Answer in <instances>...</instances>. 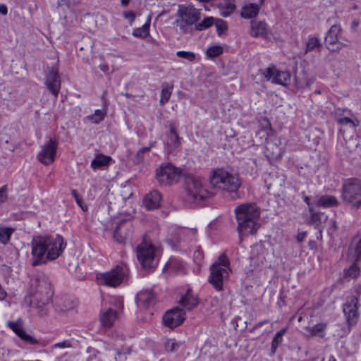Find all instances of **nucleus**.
<instances>
[{
  "label": "nucleus",
  "mask_w": 361,
  "mask_h": 361,
  "mask_svg": "<svg viewBox=\"0 0 361 361\" xmlns=\"http://www.w3.org/2000/svg\"><path fill=\"white\" fill-rule=\"evenodd\" d=\"M30 245L31 264L36 267L57 259L66 248V242L59 234L40 235L33 237Z\"/></svg>",
  "instance_id": "1"
},
{
  "label": "nucleus",
  "mask_w": 361,
  "mask_h": 361,
  "mask_svg": "<svg viewBox=\"0 0 361 361\" xmlns=\"http://www.w3.org/2000/svg\"><path fill=\"white\" fill-rule=\"evenodd\" d=\"M235 214L240 236L252 235L257 232L259 212L255 204H240L235 208Z\"/></svg>",
  "instance_id": "2"
},
{
  "label": "nucleus",
  "mask_w": 361,
  "mask_h": 361,
  "mask_svg": "<svg viewBox=\"0 0 361 361\" xmlns=\"http://www.w3.org/2000/svg\"><path fill=\"white\" fill-rule=\"evenodd\" d=\"M211 185L228 193H236L240 186L238 176L224 168L213 169L209 177Z\"/></svg>",
  "instance_id": "3"
},
{
  "label": "nucleus",
  "mask_w": 361,
  "mask_h": 361,
  "mask_svg": "<svg viewBox=\"0 0 361 361\" xmlns=\"http://www.w3.org/2000/svg\"><path fill=\"white\" fill-rule=\"evenodd\" d=\"M209 283L216 291L224 290V284L232 272L230 261L226 254L222 253L209 267Z\"/></svg>",
  "instance_id": "4"
},
{
  "label": "nucleus",
  "mask_w": 361,
  "mask_h": 361,
  "mask_svg": "<svg viewBox=\"0 0 361 361\" xmlns=\"http://www.w3.org/2000/svg\"><path fill=\"white\" fill-rule=\"evenodd\" d=\"M176 16L175 25L180 33L185 35L193 32L192 25L200 19L201 13L193 6L179 5Z\"/></svg>",
  "instance_id": "5"
},
{
  "label": "nucleus",
  "mask_w": 361,
  "mask_h": 361,
  "mask_svg": "<svg viewBox=\"0 0 361 361\" xmlns=\"http://www.w3.org/2000/svg\"><path fill=\"white\" fill-rule=\"evenodd\" d=\"M186 192L188 200L197 204L214 195V192L209 188L206 180L195 177L188 179Z\"/></svg>",
  "instance_id": "6"
},
{
  "label": "nucleus",
  "mask_w": 361,
  "mask_h": 361,
  "mask_svg": "<svg viewBox=\"0 0 361 361\" xmlns=\"http://www.w3.org/2000/svg\"><path fill=\"white\" fill-rule=\"evenodd\" d=\"M31 286L34 288L31 303L42 307L48 303L53 295L51 283L47 278H37L32 280Z\"/></svg>",
  "instance_id": "7"
},
{
  "label": "nucleus",
  "mask_w": 361,
  "mask_h": 361,
  "mask_svg": "<svg viewBox=\"0 0 361 361\" xmlns=\"http://www.w3.org/2000/svg\"><path fill=\"white\" fill-rule=\"evenodd\" d=\"M128 274V267L126 264H121L109 271L97 274L96 280L100 285L116 287L127 278Z\"/></svg>",
  "instance_id": "8"
},
{
  "label": "nucleus",
  "mask_w": 361,
  "mask_h": 361,
  "mask_svg": "<svg viewBox=\"0 0 361 361\" xmlns=\"http://www.w3.org/2000/svg\"><path fill=\"white\" fill-rule=\"evenodd\" d=\"M342 200L357 209L361 207V181L357 178H348L342 188Z\"/></svg>",
  "instance_id": "9"
},
{
  "label": "nucleus",
  "mask_w": 361,
  "mask_h": 361,
  "mask_svg": "<svg viewBox=\"0 0 361 361\" xmlns=\"http://www.w3.org/2000/svg\"><path fill=\"white\" fill-rule=\"evenodd\" d=\"M159 249L144 239L137 247V257L144 269L155 267L158 264Z\"/></svg>",
  "instance_id": "10"
},
{
  "label": "nucleus",
  "mask_w": 361,
  "mask_h": 361,
  "mask_svg": "<svg viewBox=\"0 0 361 361\" xmlns=\"http://www.w3.org/2000/svg\"><path fill=\"white\" fill-rule=\"evenodd\" d=\"M341 32L342 28L340 25H334L331 26L329 30L326 32L324 37V42L326 49L331 51H338L343 47L350 46L351 43L349 40H339V39H341Z\"/></svg>",
  "instance_id": "11"
},
{
  "label": "nucleus",
  "mask_w": 361,
  "mask_h": 361,
  "mask_svg": "<svg viewBox=\"0 0 361 361\" xmlns=\"http://www.w3.org/2000/svg\"><path fill=\"white\" fill-rule=\"evenodd\" d=\"M111 307H104L99 314V320L103 326L111 327L118 319L120 310L123 308V301L120 298H113L110 301Z\"/></svg>",
  "instance_id": "12"
},
{
  "label": "nucleus",
  "mask_w": 361,
  "mask_h": 361,
  "mask_svg": "<svg viewBox=\"0 0 361 361\" xmlns=\"http://www.w3.org/2000/svg\"><path fill=\"white\" fill-rule=\"evenodd\" d=\"M259 73L267 81L286 87L290 84L291 74L289 71H280L276 66L271 65L265 69L260 70Z\"/></svg>",
  "instance_id": "13"
},
{
  "label": "nucleus",
  "mask_w": 361,
  "mask_h": 361,
  "mask_svg": "<svg viewBox=\"0 0 361 361\" xmlns=\"http://www.w3.org/2000/svg\"><path fill=\"white\" fill-rule=\"evenodd\" d=\"M180 173V169L176 168L171 164H168L157 170L156 177L160 185H168L175 183Z\"/></svg>",
  "instance_id": "14"
},
{
  "label": "nucleus",
  "mask_w": 361,
  "mask_h": 361,
  "mask_svg": "<svg viewBox=\"0 0 361 361\" xmlns=\"http://www.w3.org/2000/svg\"><path fill=\"white\" fill-rule=\"evenodd\" d=\"M58 144L56 138H50L48 142L42 146L41 150L37 154V159L44 165H49L54 162Z\"/></svg>",
  "instance_id": "15"
},
{
  "label": "nucleus",
  "mask_w": 361,
  "mask_h": 361,
  "mask_svg": "<svg viewBox=\"0 0 361 361\" xmlns=\"http://www.w3.org/2000/svg\"><path fill=\"white\" fill-rule=\"evenodd\" d=\"M185 311L180 307H174L171 310H168L163 316L164 324L170 328L174 329L180 325L184 320Z\"/></svg>",
  "instance_id": "16"
},
{
  "label": "nucleus",
  "mask_w": 361,
  "mask_h": 361,
  "mask_svg": "<svg viewBox=\"0 0 361 361\" xmlns=\"http://www.w3.org/2000/svg\"><path fill=\"white\" fill-rule=\"evenodd\" d=\"M9 327L24 343L30 345H36L39 342L32 334L27 333L23 329V320L19 318L16 321L7 322Z\"/></svg>",
  "instance_id": "17"
},
{
  "label": "nucleus",
  "mask_w": 361,
  "mask_h": 361,
  "mask_svg": "<svg viewBox=\"0 0 361 361\" xmlns=\"http://www.w3.org/2000/svg\"><path fill=\"white\" fill-rule=\"evenodd\" d=\"M328 216L324 212L316 211L310 207L306 216V223L312 225L317 230L324 229L328 226Z\"/></svg>",
  "instance_id": "18"
},
{
  "label": "nucleus",
  "mask_w": 361,
  "mask_h": 361,
  "mask_svg": "<svg viewBox=\"0 0 361 361\" xmlns=\"http://www.w3.org/2000/svg\"><path fill=\"white\" fill-rule=\"evenodd\" d=\"M343 313L350 326L355 325L359 319L358 299L352 297L344 305Z\"/></svg>",
  "instance_id": "19"
},
{
  "label": "nucleus",
  "mask_w": 361,
  "mask_h": 361,
  "mask_svg": "<svg viewBox=\"0 0 361 361\" xmlns=\"http://www.w3.org/2000/svg\"><path fill=\"white\" fill-rule=\"evenodd\" d=\"M133 233V224L130 220H122L117 225L114 238L119 243H123Z\"/></svg>",
  "instance_id": "20"
},
{
  "label": "nucleus",
  "mask_w": 361,
  "mask_h": 361,
  "mask_svg": "<svg viewBox=\"0 0 361 361\" xmlns=\"http://www.w3.org/2000/svg\"><path fill=\"white\" fill-rule=\"evenodd\" d=\"M45 85L49 92L57 97L61 89V78L58 71L51 68L46 75Z\"/></svg>",
  "instance_id": "21"
},
{
  "label": "nucleus",
  "mask_w": 361,
  "mask_h": 361,
  "mask_svg": "<svg viewBox=\"0 0 361 361\" xmlns=\"http://www.w3.org/2000/svg\"><path fill=\"white\" fill-rule=\"evenodd\" d=\"M157 299L151 290L140 291L136 296V302L138 306L149 308L156 303Z\"/></svg>",
  "instance_id": "22"
},
{
  "label": "nucleus",
  "mask_w": 361,
  "mask_h": 361,
  "mask_svg": "<svg viewBox=\"0 0 361 361\" xmlns=\"http://www.w3.org/2000/svg\"><path fill=\"white\" fill-rule=\"evenodd\" d=\"M161 195L157 190L147 193L143 199L142 204L147 210H153L160 207Z\"/></svg>",
  "instance_id": "23"
},
{
  "label": "nucleus",
  "mask_w": 361,
  "mask_h": 361,
  "mask_svg": "<svg viewBox=\"0 0 361 361\" xmlns=\"http://www.w3.org/2000/svg\"><path fill=\"white\" fill-rule=\"evenodd\" d=\"M269 32V26L264 21L251 23L250 35L254 37H265Z\"/></svg>",
  "instance_id": "24"
},
{
  "label": "nucleus",
  "mask_w": 361,
  "mask_h": 361,
  "mask_svg": "<svg viewBox=\"0 0 361 361\" xmlns=\"http://www.w3.org/2000/svg\"><path fill=\"white\" fill-rule=\"evenodd\" d=\"M164 271H167L170 274H180L184 273L185 268L181 261L171 257L165 264Z\"/></svg>",
  "instance_id": "25"
},
{
  "label": "nucleus",
  "mask_w": 361,
  "mask_h": 361,
  "mask_svg": "<svg viewBox=\"0 0 361 361\" xmlns=\"http://www.w3.org/2000/svg\"><path fill=\"white\" fill-rule=\"evenodd\" d=\"M180 304L188 310H191L198 304L197 297L192 293L190 289H188L180 300Z\"/></svg>",
  "instance_id": "26"
},
{
  "label": "nucleus",
  "mask_w": 361,
  "mask_h": 361,
  "mask_svg": "<svg viewBox=\"0 0 361 361\" xmlns=\"http://www.w3.org/2000/svg\"><path fill=\"white\" fill-rule=\"evenodd\" d=\"M259 6L257 4H248L243 6L240 16L245 19L255 18L259 11Z\"/></svg>",
  "instance_id": "27"
},
{
  "label": "nucleus",
  "mask_w": 361,
  "mask_h": 361,
  "mask_svg": "<svg viewBox=\"0 0 361 361\" xmlns=\"http://www.w3.org/2000/svg\"><path fill=\"white\" fill-rule=\"evenodd\" d=\"M326 328L327 323L319 322L312 327L307 326L305 328V329L310 333V336H316L320 338H324L326 336Z\"/></svg>",
  "instance_id": "28"
},
{
  "label": "nucleus",
  "mask_w": 361,
  "mask_h": 361,
  "mask_svg": "<svg viewBox=\"0 0 361 361\" xmlns=\"http://www.w3.org/2000/svg\"><path fill=\"white\" fill-rule=\"evenodd\" d=\"M221 15L223 17H228L233 13L235 5L234 0H223L218 6Z\"/></svg>",
  "instance_id": "29"
},
{
  "label": "nucleus",
  "mask_w": 361,
  "mask_h": 361,
  "mask_svg": "<svg viewBox=\"0 0 361 361\" xmlns=\"http://www.w3.org/2000/svg\"><path fill=\"white\" fill-rule=\"evenodd\" d=\"M167 144L173 148L180 146V138L178 136L175 127L172 125L170 126L169 132L167 135Z\"/></svg>",
  "instance_id": "30"
},
{
  "label": "nucleus",
  "mask_w": 361,
  "mask_h": 361,
  "mask_svg": "<svg viewBox=\"0 0 361 361\" xmlns=\"http://www.w3.org/2000/svg\"><path fill=\"white\" fill-rule=\"evenodd\" d=\"M106 116V109H97L94 114L85 117V120L90 121L92 124H99L104 120Z\"/></svg>",
  "instance_id": "31"
},
{
  "label": "nucleus",
  "mask_w": 361,
  "mask_h": 361,
  "mask_svg": "<svg viewBox=\"0 0 361 361\" xmlns=\"http://www.w3.org/2000/svg\"><path fill=\"white\" fill-rule=\"evenodd\" d=\"M322 47L321 40L318 37L310 36L307 42H306L305 53L307 54V52L314 50L320 51Z\"/></svg>",
  "instance_id": "32"
},
{
  "label": "nucleus",
  "mask_w": 361,
  "mask_h": 361,
  "mask_svg": "<svg viewBox=\"0 0 361 361\" xmlns=\"http://www.w3.org/2000/svg\"><path fill=\"white\" fill-rule=\"evenodd\" d=\"M173 88V85L169 84H164L162 85V90L161 92V98L159 100V104L161 106L165 105L167 103L171 97L172 90Z\"/></svg>",
  "instance_id": "33"
},
{
  "label": "nucleus",
  "mask_w": 361,
  "mask_h": 361,
  "mask_svg": "<svg viewBox=\"0 0 361 361\" xmlns=\"http://www.w3.org/2000/svg\"><path fill=\"white\" fill-rule=\"evenodd\" d=\"M338 202L334 196L331 195H322L319 197L317 202V205L324 207H330L337 206Z\"/></svg>",
  "instance_id": "34"
},
{
  "label": "nucleus",
  "mask_w": 361,
  "mask_h": 361,
  "mask_svg": "<svg viewBox=\"0 0 361 361\" xmlns=\"http://www.w3.org/2000/svg\"><path fill=\"white\" fill-rule=\"evenodd\" d=\"M110 159L109 157L99 154L91 161V167L94 170L100 169L102 166H106Z\"/></svg>",
  "instance_id": "35"
},
{
  "label": "nucleus",
  "mask_w": 361,
  "mask_h": 361,
  "mask_svg": "<svg viewBox=\"0 0 361 361\" xmlns=\"http://www.w3.org/2000/svg\"><path fill=\"white\" fill-rule=\"evenodd\" d=\"M288 330V327H285L281 329L279 331H278L275 336L274 337L272 341H271V353L274 354L276 351V349L278 346L283 341V336L286 334V332Z\"/></svg>",
  "instance_id": "36"
},
{
  "label": "nucleus",
  "mask_w": 361,
  "mask_h": 361,
  "mask_svg": "<svg viewBox=\"0 0 361 361\" xmlns=\"http://www.w3.org/2000/svg\"><path fill=\"white\" fill-rule=\"evenodd\" d=\"M14 229L10 227H0V243L6 245L11 239Z\"/></svg>",
  "instance_id": "37"
},
{
  "label": "nucleus",
  "mask_w": 361,
  "mask_h": 361,
  "mask_svg": "<svg viewBox=\"0 0 361 361\" xmlns=\"http://www.w3.org/2000/svg\"><path fill=\"white\" fill-rule=\"evenodd\" d=\"M350 253L356 256L355 260H357L361 257V237L360 238H355L349 248Z\"/></svg>",
  "instance_id": "38"
},
{
  "label": "nucleus",
  "mask_w": 361,
  "mask_h": 361,
  "mask_svg": "<svg viewBox=\"0 0 361 361\" xmlns=\"http://www.w3.org/2000/svg\"><path fill=\"white\" fill-rule=\"evenodd\" d=\"M214 23V18L212 17H207L200 23H196L193 30L202 31L211 27Z\"/></svg>",
  "instance_id": "39"
},
{
  "label": "nucleus",
  "mask_w": 361,
  "mask_h": 361,
  "mask_svg": "<svg viewBox=\"0 0 361 361\" xmlns=\"http://www.w3.org/2000/svg\"><path fill=\"white\" fill-rule=\"evenodd\" d=\"M149 25L145 23L141 27L135 28L133 31V35L139 38H145L149 35Z\"/></svg>",
  "instance_id": "40"
},
{
  "label": "nucleus",
  "mask_w": 361,
  "mask_h": 361,
  "mask_svg": "<svg viewBox=\"0 0 361 361\" xmlns=\"http://www.w3.org/2000/svg\"><path fill=\"white\" fill-rule=\"evenodd\" d=\"M360 270L359 267L355 263H353L346 269L345 276L350 279H355L360 275Z\"/></svg>",
  "instance_id": "41"
},
{
  "label": "nucleus",
  "mask_w": 361,
  "mask_h": 361,
  "mask_svg": "<svg viewBox=\"0 0 361 361\" xmlns=\"http://www.w3.org/2000/svg\"><path fill=\"white\" fill-rule=\"evenodd\" d=\"M223 52V49L221 46L216 45L210 47L207 50V56L209 58H214L219 56Z\"/></svg>",
  "instance_id": "42"
},
{
  "label": "nucleus",
  "mask_w": 361,
  "mask_h": 361,
  "mask_svg": "<svg viewBox=\"0 0 361 361\" xmlns=\"http://www.w3.org/2000/svg\"><path fill=\"white\" fill-rule=\"evenodd\" d=\"M179 347V343L173 339H168L164 343V348L167 352H176Z\"/></svg>",
  "instance_id": "43"
},
{
  "label": "nucleus",
  "mask_w": 361,
  "mask_h": 361,
  "mask_svg": "<svg viewBox=\"0 0 361 361\" xmlns=\"http://www.w3.org/2000/svg\"><path fill=\"white\" fill-rule=\"evenodd\" d=\"M337 121L341 125L351 124L353 127H356L359 125V121L357 119L352 120L348 117L338 118Z\"/></svg>",
  "instance_id": "44"
},
{
  "label": "nucleus",
  "mask_w": 361,
  "mask_h": 361,
  "mask_svg": "<svg viewBox=\"0 0 361 361\" xmlns=\"http://www.w3.org/2000/svg\"><path fill=\"white\" fill-rule=\"evenodd\" d=\"M329 235H332L333 233L338 230L336 221L331 219H328V226L326 227Z\"/></svg>",
  "instance_id": "45"
},
{
  "label": "nucleus",
  "mask_w": 361,
  "mask_h": 361,
  "mask_svg": "<svg viewBox=\"0 0 361 361\" xmlns=\"http://www.w3.org/2000/svg\"><path fill=\"white\" fill-rule=\"evenodd\" d=\"M176 55L180 58L186 59L190 61H192L195 59L194 53L190 51H178L176 52Z\"/></svg>",
  "instance_id": "46"
},
{
  "label": "nucleus",
  "mask_w": 361,
  "mask_h": 361,
  "mask_svg": "<svg viewBox=\"0 0 361 361\" xmlns=\"http://www.w3.org/2000/svg\"><path fill=\"white\" fill-rule=\"evenodd\" d=\"M76 203L83 210L87 211L88 209V207L87 205H85L82 202V199L80 197L79 195L78 194L77 191L75 190H73L71 192Z\"/></svg>",
  "instance_id": "47"
},
{
  "label": "nucleus",
  "mask_w": 361,
  "mask_h": 361,
  "mask_svg": "<svg viewBox=\"0 0 361 361\" xmlns=\"http://www.w3.org/2000/svg\"><path fill=\"white\" fill-rule=\"evenodd\" d=\"M8 192V188L7 185H4L0 188V205L7 200Z\"/></svg>",
  "instance_id": "48"
},
{
  "label": "nucleus",
  "mask_w": 361,
  "mask_h": 361,
  "mask_svg": "<svg viewBox=\"0 0 361 361\" xmlns=\"http://www.w3.org/2000/svg\"><path fill=\"white\" fill-rule=\"evenodd\" d=\"M71 343L68 341H63L61 342L56 343L54 345V348H70Z\"/></svg>",
  "instance_id": "49"
},
{
  "label": "nucleus",
  "mask_w": 361,
  "mask_h": 361,
  "mask_svg": "<svg viewBox=\"0 0 361 361\" xmlns=\"http://www.w3.org/2000/svg\"><path fill=\"white\" fill-rule=\"evenodd\" d=\"M123 16L125 18L130 20V21H133L135 19V13L133 11H126L123 13Z\"/></svg>",
  "instance_id": "50"
},
{
  "label": "nucleus",
  "mask_w": 361,
  "mask_h": 361,
  "mask_svg": "<svg viewBox=\"0 0 361 361\" xmlns=\"http://www.w3.org/2000/svg\"><path fill=\"white\" fill-rule=\"evenodd\" d=\"M306 235H307L306 232L298 233L296 236V239H297L298 242H299V243L302 242L305 240V238H306Z\"/></svg>",
  "instance_id": "51"
},
{
  "label": "nucleus",
  "mask_w": 361,
  "mask_h": 361,
  "mask_svg": "<svg viewBox=\"0 0 361 361\" xmlns=\"http://www.w3.org/2000/svg\"><path fill=\"white\" fill-rule=\"evenodd\" d=\"M226 30V26L225 25H216V32L219 35H221Z\"/></svg>",
  "instance_id": "52"
},
{
  "label": "nucleus",
  "mask_w": 361,
  "mask_h": 361,
  "mask_svg": "<svg viewBox=\"0 0 361 361\" xmlns=\"http://www.w3.org/2000/svg\"><path fill=\"white\" fill-rule=\"evenodd\" d=\"M0 13L5 16L8 13V8L7 6L5 4H1L0 5Z\"/></svg>",
  "instance_id": "53"
},
{
  "label": "nucleus",
  "mask_w": 361,
  "mask_h": 361,
  "mask_svg": "<svg viewBox=\"0 0 361 361\" xmlns=\"http://www.w3.org/2000/svg\"><path fill=\"white\" fill-rule=\"evenodd\" d=\"M100 70L104 73H107L109 71V66L106 63H102L99 66Z\"/></svg>",
  "instance_id": "54"
},
{
  "label": "nucleus",
  "mask_w": 361,
  "mask_h": 361,
  "mask_svg": "<svg viewBox=\"0 0 361 361\" xmlns=\"http://www.w3.org/2000/svg\"><path fill=\"white\" fill-rule=\"evenodd\" d=\"M143 160V154L142 153H140V151L137 152L135 161L136 162L139 163L141 162Z\"/></svg>",
  "instance_id": "55"
},
{
  "label": "nucleus",
  "mask_w": 361,
  "mask_h": 361,
  "mask_svg": "<svg viewBox=\"0 0 361 361\" xmlns=\"http://www.w3.org/2000/svg\"><path fill=\"white\" fill-rule=\"evenodd\" d=\"M6 296V291L3 289L1 285L0 284V300H4Z\"/></svg>",
  "instance_id": "56"
},
{
  "label": "nucleus",
  "mask_w": 361,
  "mask_h": 361,
  "mask_svg": "<svg viewBox=\"0 0 361 361\" xmlns=\"http://www.w3.org/2000/svg\"><path fill=\"white\" fill-rule=\"evenodd\" d=\"M152 147L153 145H150L149 147H142L141 149H139L140 153H142L143 154L144 153L149 152Z\"/></svg>",
  "instance_id": "57"
},
{
  "label": "nucleus",
  "mask_w": 361,
  "mask_h": 361,
  "mask_svg": "<svg viewBox=\"0 0 361 361\" xmlns=\"http://www.w3.org/2000/svg\"><path fill=\"white\" fill-rule=\"evenodd\" d=\"M303 200L309 206V208L310 207H312V206L311 205L310 199L309 197L304 196L303 197Z\"/></svg>",
  "instance_id": "58"
},
{
  "label": "nucleus",
  "mask_w": 361,
  "mask_h": 361,
  "mask_svg": "<svg viewBox=\"0 0 361 361\" xmlns=\"http://www.w3.org/2000/svg\"><path fill=\"white\" fill-rule=\"evenodd\" d=\"M314 82V80L313 78H310V79H307L306 80V85L307 86H310L312 84H313Z\"/></svg>",
  "instance_id": "59"
},
{
  "label": "nucleus",
  "mask_w": 361,
  "mask_h": 361,
  "mask_svg": "<svg viewBox=\"0 0 361 361\" xmlns=\"http://www.w3.org/2000/svg\"><path fill=\"white\" fill-rule=\"evenodd\" d=\"M274 144H272V143H271V142H267V149H273V150H274Z\"/></svg>",
  "instance_id": "60"
},
{
  "label": "nucleus",
  "mask_w": 361,
  "mask_h": 361,
  "mask_svg": "<svg viewBox=\"0 0 361 361\" xmlns=\"http://www.w3.org/2000/svg\"><path fill=\"white\" fill-rule=\"evenodd\" d=\"M275 148L276 149V152H274V154L277 157L279 156L281 154V149L278 146H275Z\"/></svg>",
  "instance_id": "61"
},
{
  "label": "nucleus",
  "mask_w": 361,
  "mask_h": 361,
  "mask_svg": "<svg viewBox=\"0 0 361 361\" xmlns=\"http://www.w3.org/2000/svg\"><path fill=\"white\" fill-rule=\"evenodd\" d=\"M130 2V0H121V4L123 6H127Z\"/></svg>",
  "instance_id": "62"
},
{
  "label": "nucleus",
  "mask_w": 361,
  "mask_h": 361,
  "mask_svg": "<svg viewBox=\"0 0 361 361\" xmlns=\"http://www.w3.org/2000/svg\"><path fill=\"white\" fill-rule=\"evenodd\" d=\"M322 230L323 229L317 230L318 232H317V239H321L322 238Z\"/></svg>",
  "instance_id": "63"
},
{
  "label": "nucleus",
  "mask_w": 361,
  "mask_h": 361,
  "mask_svg": "<svg viewBox=\"0 0 361 361\" xmlns=\"http://www.w3.org/2000/svg\"><path fill=\"white\" fill-rule=\"evenodd\" d=\"M328 361H336L334 356H330Z\"/></svg>",
  "instance_id": "64"
}]
</instances>
